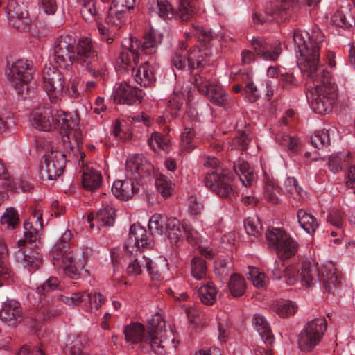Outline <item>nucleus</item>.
Segmentation results:
<instances>
[{
    "label": "nucleus",
    "instance_id": "1",
    "mask_svg": "<svg viewBox=\"0 0 355 355\" xmlns=\"http://www.w3.org/2000/svg\"><path fill=\"white\" fill-rule=\"evenodd\" d=\"M292 37L300 54L298 67L313 85L307 94L310 107L315 113L326 114L336 100L338 88L329 72L320 63V51L324 35L318 26H314L311 32L303 33L295 30Z\"/></svg>",
    "mask_w": 355,
    "mask_h": 355
},
{
    "label": "nucleus",
    "instance_id": "2",
    "mask_svg": "<svg viewBox=\"0 0 355 355\" xmlns=\"http://www.w3.org/2000/svg\"><path fill=\"white\" fill-rule=\"evenodd\" d=\"M55 67L67 69L73 63L82 67L96 80L87 81L85 91L90 92L96 82L105 77V64L101 60L91 39L81 38L78 42L69 35H61L55 41L53 54L50 58Z\"/></svg>",
    "mask_w": 355,
    "mask_h": 355
},
{
    "label": "nucleus",
    "instance_id": "3",
    "mask_svg": "<svg viewBox=\"0 0 355 355\" xmlns=\"http://www.w3.org/2000/svg\"><path fill=\"white\" fill-rule=\"evenodd\" d=\"M162 39V35L158 31L150 30L141 41L131 37L128 42V46L123 44V49L119 56L122 63L133 68L132 64L137 65L139 60L144 61L133 75L135 80L141 86L150 87L155 81L150 60H146V57L156 52Z\"/></svg>",
    "mask_w": 355,
    "mask_h": 355
},
{
    "label": "nucleus",
    "instance_id": "4",
    "mask_svg": "<svg viewBox=\"0 0 355 355\" xmlns=\"http://www.w3.org/2000/svg\"><path fill=\"white\" fill-rule=\"evenodd\" d=\"M268 247L275 251L279 260L273 261L268 268L271 277L293 285L299 277V270L293 265L286 266L284 261L293 257L298 250L297 242L284 229L271 228L266 233Z\"/></svg>",
    "mask_w": 355,
    "mask_h": 355
},
{
    "label": "nucleus",
    "instance_id": "5",
    "mask_svg": "<svg viewBox=\"0 0 355 355\" xmlns=\"http://www.w3.org/2000/svg\"><path fill=\"white\" fill-rule=\"evenodd\" d=\"M165 322L162 316L156 314L148 321L147 331L144 326L139 322H132L125 326L123 334L127 342L132 344H140L144 347L146 345V351L153 350L155 354H164L171 348H175L174 338H164L163 331Z\"/></svg>",
    "mask_w": 355,
    "mask_h": 355
},
{
    "label": "nucleus",
    "instance_id": "6",
    "mask_svg": "<svg viewBox=\"0 0 355 355\" xmlns=\"http://www.w3.org/2000/svg\"><path fill=\"white\" fill-rule=\"evenodd\" d=\"M53 128L60 131L62 135L64 148L69 154H77L83 158L84 152L81 150L82 132L79 128L80 118L76 113L66 112L57 107H51Z\"/></svg>",
    "mask_w": 355,
    "mask_h": 355
},
{
    "label": "nucleus",
    "instance_id": "7",
    "mask_svg": "<svg viewBox=\"0 0 355 355\" xmlns=\"http://www.w3.org/2000/svg\"><path fill=\"white\" fill-rule=\"evenodd\" d=\"M300 275L304 286L311 287L320 282L329 293H334L340 283V275L332 263L320 269L318 262L311 257L302 261Z\"/></svg>",
    "mask_w": 355,
    "mask_h": 355
},
{
    "label": "nucleus",
    "instance_id": "8",
    "mask_svg": "<svg viewBox=\"0 0 355 355\" xmlns=\"http://www.w3.org/2000/svg\"><path fill=\"white\" fill-rule=\"evenodd\" d=\"M63 285L55 277H49L42 284L37 288V293L40 300V304L34 313L33 320L36 329H39V322L46 320L56 315L58 311L51 305L54 302L53 293L62 290Z\"/></svg>",
    "mask_w": 355,
    "mask_h": 355
},
{
    "label": "nucleus",
    "instance_id": "9",
    "mask_svg": "<svg viewBox=\"0 0 355 355\" xmlns=\"http://www.w3.org/2000/svg\"><path fill=\"white\" fill-rule=\"evenodd\" d=\"M135 0H113L109 8L105 23L113 27L110 31L108 28L101 25L98 30L101 39L110 44L114 41V30H119L126 20L127 12L133 8Z\"/></svg>",
    "mask_w": 355,
    "mask_h": 355
},
{
    "label": "nucleus",
    "instance_id": "10",
    "mask_svg": "<svg viewBox=\"0 0 355 355\" xmlns=\"http://www.w3.org/2000/svg\"><path fill=\"white\" fill-rule=\"evenodd\" d=\"M73 236L71 231H66L51 250V256L55 266L62 268L64 272L74 279L78 275L72 252L69 251V242Z\"/></svg>",
    "mask_w": 355,
    "mask_h": 355
},
{
    "label": "nucleus",
    "instance_id": "11",
    "mask_svg": "<svg viewBox=\"0 0 355 355\" xmlns=\"http://www.w3.org/2000/svg\"><path fill=\"white\" fill-rule=\"evenodd\" d=\"M11 84L17 92L24 98L30 96L28 83L33 78V64L32 61L19 59L8 66L6 71Z\"/></svg>",
    "mask_w": 355,
    "mask_h": 355
},
{
    "label": "nucleus",
    "instance_id": "12",
    "mask_svg": "<svg viewBox=\"0 0 355 355\" xmlns=\"http://www.w3.org/2000/svg\"><path fill=\"white\" fill-rule=\"evenodd\" d=\"M320 0H275L274 6L268 7L264 14L254 13L253 21L254 24H264L279 19L284 20L290 11V9H295L301 2H306L308 6L316 5Z\"/></svg>",
    "mask_w": 355,
    "mask_h": 355
},
{
    "label": "nucleus",
    "instance_id": "13",
    "mask_svg": "<svg viewBox=\"0 0 355 355\" xmlns=\"http://www.w3.org/2000/svg\"><path fill=\"white\" fill-rule=\"evenodd\" d=\"M64 150L65 153L52 151L44 155L40 166V173L42 179L53 180L60 177L64 170L67 158L76 157L78 161L83 162L85 155L83 158L78 154L76 155L71 154L69 156L67 150L65 148Z\"/></svg>",
    "mask_w": 355,
    "mask_h": 355
},
{
    "label": "nucleus",
    "instance_id": "14",
    "mask_svg": "<svg viewBox=\"0 0 355 355\" xmlns=\"http://www.w3.org/2000/svg\"><path fill=\"white\" fill-rule=\"evenodd\" d=\"M327 329V320L322 318L308 322L298 335V347L304 352H311L321 341Z\"/></svg>",
    "mask_w": 355,
    "mask_h": 355
},
{
    "label": "nucleus",
    "instance_id": "15",
    "mask_svg": "<svg viewBox=\"0 0 355 355\" xmlns=\"http://www.w3.org/2000/svg\"><path fill=\"white\" fill-rule=\"evenodd\" d=\"M205 185L222 198L232 199L236 192L232 184V179L227 171L207 173Z\"/></svg>",
    "mask_w": 355,
    "mask_h": 355
},
{
    "label": "nucleus",
    "instance_id": "16",
    "mask_svg": "<svg viewBox=\"0 0 355 355\" xmlns=\"http://www.w3.org/2000/svg\"><path fill=\"white\" fill-rule=\"evenodd\" d=\"M187 47L185 42L182 41L180 43L179 49L175 51L172 58V63L177 69L182 70L187 67L188 71L192 73L195 69L203 67L202 56L198 49H193L187 51Z\"/></svg>",
    "mask_w": 355,
    "mask_h": 355
},
{
    "label": "nucleus",
    "instance_id": "17",
    "mask_svg": "<svg viewBox=\"0 0 355 355\" xmlns=\"http://www.w3.org/2000/svg\"><path fill=\"white\" fill-rule=\"evenodd\" d=\"M43 87L50 101L56 104L64 88L63 75L55 67H45L42 71Z\"/></svg>",
    "mask_w": 355,
    "mask_h": 355
},
{
    "label": "nucleus",
    "instance_id": "18",
    "mask_svg": "<svg viewBox=\"0 0 355 355\" xmlns=\"http://www.w3.org/2000/svg\"><path fill=\"white\" fill-rule=\"evenodd\" d=\"M153 165L143 155H135L126 162V177L135 181L138 185L142 179L151 175Z\"/></svg>",
    "mask_w": 355,
    "mask_h": 355
},
{
    "label": "nucleus",
    "instance_id": "19",
    "mask_svg": "<svg viewBox=\"0 0 355 355\" xmlns=\"http://www.w3.org/2000/svg\"><path fill=\"white\" fill-rule=\"evenodd\" d=\"M153 245L151 234H148L145 228L137 224L130 226L129 236L124 245L128 252L132 253L135 248H136V251L141 248H151Z\"/></svg>",
    "mask_w": 355,
    "mask_h": 355
},
{
    "label": "nucleus",
    "instance_id": "20",
    "mask_svg": "<svg viewBox=\"0 0 355 355\" xmlns=\"http://www.w3.org/2000/svg\"><path fill=\"white\" fill-rule=\"evenodd\" d=\"M253 49L257 55L267 61H276L282 52L280 42H270L261 37H254L251 40Z\"/></svg>",
    "mask_w": 355,
    "mask_h": 355
},
{
    "label": "nucleus",
    "instance_id": "21",
    "mask_svg": "<svg viewBox=\"0 0 355 355\" xmlns=\"http://www.w3.org/2000/svg\"><path fill=\"white\" fill-rule=\"evenodd\" d=\"M58 300L67 305L77 306L81 302L89 303L91 308L98 309L104 302V297L100 293H73L72 296L59 295Z\"/></svg>",
    "mask_w": 355,
    "mask_h": 355
},
{
    "label": "nucleus",
    "instance_id": "22",
    "mask_svg": "<svg viewBox=\"0 0 355 355\" xmlns=\"http://www.w3.org/2000/svg\"><path fill=\"white\" fill-rule=\"evenodd\" d=\"M144 96L141 89L124 83H121L116 90L115 101L119 103L132 105L140 103Z\"/></svg>",
    "mask_w": 355,
    "mask_h": 355
},
{
    "label": "nucleus",
    "instance_id": "23",
    "mask_svg": "<svg viewBox=\"0 0 355 355\" xmlns=\"http://www.w3.org/2000/svg\"><path fill=\"white\" fill-rule=\"evenodd\" d=\"M0 319L8 326H15L21 319L20 304L15 300H8L0 309Z\"/></svg>",
    "mask_w": 355,
    "mask_h": 355
},
{
    "label": "nucleus",
    "instance_id": "24",
    "mask_svg": "<svg viewBox=\"0 0 355 355\" xmlns=\"http://www.w3.org/2000/svg\"><path fill=\"white\" fill-rule=\"evenodd\" d=\"M51 108L49 107H40L34 110L30 118L31 125L38 130H51L53 126V122L51 121Z\"/></svg>",
    "mask_w": 355,
    "mask_h": 355
},
{
    "label": "nucleus",
    "instance_id": "25",
    "mask_svg": "<svg viewBox=\"0 0 355 355\" xmlns=\"http://www.w3.org/2000/svg\"><path fill=\"white\" fill-rule=\"evenodd\" d=\"M205 139L194 128L185 126L181 134L180 147L182 152L188 153L195 149Z\"/></svg>",
    "mask_w": 355,
    "mask_h": 355
},
{
    "label": "nucleus",
    "instance_id": "26",
    "mask_svg": "<svg viewBox=\"0 0 355 355\" xmlns=\"http://www.w3.org/2000/svg\"><path fill=\"white\" fill-rule=\"evenodd\" d=\"M8 252L2 239H0V286L10 284L13 282V272L10 267Z\"/></svg>",
    "mask_w": 355,
    "mask_h": 355
},
{
    "label": "nucleus",
    "instance_id": "27",
    "mask_svg": "<svg viewBox=\"0 0 355 355\" xmlns=\"http://www.w3.org/2000/svg\"><path fill=\"white\" fill-rule=\"evenodd\" d=\"M136 185L132 180L128 178L123 180H116L112 185V192L116 198L125 200L137 192Z\"/></svg>",
    "mask_w": 355,
    "mask_h": 355
},
{
    "label": "nucleus",
    "instance_id": "28",
    "mask_svg": "<svg viewBox=\"0 0 355 355\" xmlns=\"http://www.w3.org/2000/svg\"><path fill=\"white\" fill-rule=\"evenodd\" d=\"M252 324L261 338L268 347L274 343V336L266 318L261 314H254Z\"/></svg>",
    "mask_w": 355,
    "mask_h": 355
},
{
    "label": "nucleus",
    "instance_id": "29",
    "mask_svg": "<svg viewBox=\"0 0 355 355\" xmlns=\"http://www.w3.org/2000/svg\"><path fill=\"white\" fill-rule=\"evenodd\" d=\"M234 172L239 176L245 187H250L255 180V174L250 164L243 159L239 158L233 163Z\"/></svg>",
    "mask_w": 355,
    "mask_h": 355
},
{
    "label": "nucleus",
    "instance_id": "30",
    "mask_svg": "<svg viewBox=\"0 0 355 355\" xmlns=\"http://www.w3.org/2000/svg\"><path fill=\"white\" fill-rule=\"evenodd\" d=\"M15 259L22 266L33 269L38 268L42 263L41 254L37 251L31 249L24 250L19 249L15 253Z\"/></svg>",
    "mask_w": 355,
    "mask_h": 355
},
{
    "label": "nucleus",
    "instance_id": "31",
    "mask_svg": "<svg viewBox=\"0 0 355 355\" xmlns=\"http://www.w3.org/2000/svg\"><path fill=\"white\" fill-rule=\"evenodd\" d=\"M205 95L216 105L227 109L230 105L231 98L220 85L213 84Z\"/></svg>",
    "mask_w": 355,
    "mask_h": 355
},
{
    "label": "nucleus",
    "instance_id": "32",
    "mask_svg": "<svg viewBox=\"0 0 355 355\" xmlns=\"http://www.w3.org/2000/svg\"><path fill=\"white\" fill-rule=\"evenodd\" d=\"M150 15H158L162 19H171L174 16L171 5L166 0H153L148 3Z\"/></svg>",
    "mask_w": 355,
    "mask_h": 355
},
{
    "label": "nucleus",
    "instance_id": "33",
    "mask_svg": "<svg viewBox=\"0 0 355 355\" xmlns=\"http://www.w3.org/2000/svg\"><path fill=\"white\" fill-rule=\"evenodd\" d=\"M197 294L200 302L206 305L211 306L214 304L216 300L217 289L211 282H207L206 284L196 286Z\"/></svg>",
    "mask_w": 355,
    "mask_h": 355
},
{
    "label": "nucleus",
    "instance_id": "34",
    "mask_svg": "<svg viewBox=\"0 0 355 355\" xmlns=\"http://www.w3.org/2000/svg\"><path fill=\"white\" fill-rule=\"evenodd\" d=\"M296 216L301 227L309 234H313L319 225L317 218L303 209L297 210Z\"/></svg>",
    "mask_w": 355,
    "mask_h": 355
},
{
    "label": "nucleus",
    "instance_id": "35",
    "mask_svg": "<svg viewBox=\"0 0 355 355\" xmlns=\"http://www.w3.org/2000/svg\"><path fill=\"white\" fill-rule=\"evenodd\" d=\"M102 176L99 172L92 168H87L82 175V184L85 189L94 191L100 187Z\"/></svg>",
    "mask_w": 355,
    "mask_h": 355
},
{
    "label": "nucleus",
    "instance_id": "36",
    "mask_svg": "<svg viewBox=\"0 0 355 355\" xmlns=\"http://www.w3.org/2000/svg\"><path fill=\"white\" fill-rule=\"evenodd\" d=\"M185 225H181L176 218H171L166 220L165 232L171 243H177L182 237V230Z\"/></svg>",
    "mask_w": 355,
    "mask_h": 355
},
{
    "label": "nucleus",
    "instance_id": "37",
    "mask_svg": "<svg viewBox=\"0 0 355 355\" xmlns=\"http://www.w3.org/2000/svg\"><path fill=\"white\" fill-rule=\"evenodd\" d=\"M286 191L293 198L294 202H292L293 207H298V201L304 198L306 192L298 185L297 180L293 177L288 178L285 181Z\"/></svg>",
    "mask_w": 355,
    "mask_h": 355
},
{
    "label": "nucleus",
    "instance_id": "38",
    "mask_svg": "<svg viewBox=\"0 0 355 355\" xmlns=\"http://www.w3.org/2000/svg\"><path fill=\"white\" fill-rule=\"evenodd\" d=\"M351 162V155L347 153L332 155L329 158V168L334 173L347 168Z\"/></svg>",
    "mask_w": 355,
    "mask_h": 355
},
{
    "label": "nucleus",
    "instance_id": "39",
    "mask_svg": "<svg viewBox=\"0 0 355 355\" xmlns=\"http://www.w3.org/2000/svg\"><path fill=\"white\" fill-rule=\"evenodd\" d=\"M234 268V263L230 257L220 256L214 262V272L223 279L227 277Z\"/></svg>",
    "mask_w": 355,
    "mask_h": 355
},
{
    "label": "nucleus",
    "instance_id": "40",
    "mask_svg": "<svg viewBox=\"0 0 355 355\" xmlns=\"http://www.w3.org/2000/svg\"><path fill=\"white\" fill-rule=\"evenodd\" d=\"M191 272L197 280H206L207 278V266L206 261L200 257H194L191 261Z\"/></svg>",
    "mask_w": 355,
    "mask_h": 355
},
{
    "label": "nucleus",
    "instance_id": "41",
    "mask_svg": "<svg viewBox=\"0 0 355 355\" xmlns=\"http://www.w3.org/2000/svg\"><path fill=\"white\" fill-rule=\"evenodd\" d=\"M282 189L272 180H268L264 187V197L269 203L278 205L281 202L279 196Z\"/></svg>",
    "mask_w": 355,
    "mask_h": 355
},
{
    "label": "nucleus",
    "instance_id": "42",
    "mask_svg": "<svg viewBox=\"0 0 355 355\" xmlns=\"http://www.w3.org/2000/svg\"><path fill=\"white\" fill-rule=\"evenodd\" d=\"M96 0H83L81 1L80 13L83 18L87 22L96 20L98 10L96 8Z\"/></svg>",
    "mask_w": 355,
    "mask_h": 355
},
{
    "label": "nucleus",
    "instance_id": "43",
    "mask_svg": "<svg viewBox=\"0 0 355 355\" xmlns=\"http://www.w3.org/2000/svg\"><path fill=\"white\" fill-rule=\"evenodd\" d=\"M2 11L8 17V21L10 19H15L23 16L24 12L21 6L17 3L15 0H5L0 6V12Z\"/></svg>",
    "mask_w": 355,
    "mask_h": 355
},
{
    "label": "nucleus",
    "instance_id": "44",
    "mask_svg": "<svg viewBox=\"0 0 355 355\" xmlns=\"http://www.w3.org/2000/svg\"><path fill=\"white\" fill-rule=\"evenodd\" d=\"M95 220L102 226H112L115 221V210L105 205L97 212Z\"/></svg>",
    "mask_w": 355,
    "mask_h": 355
},
{
    "label": "nucleus",
    "instance_id": "45",
    "mask_svg": "<svg viewBox=\"0 0 355 355\" xmlns=\"http://www.w3.org/2000/svg\"><path fill=\"white\" fill-rule=\"evenodd\" d=\"M277 140L279 144L286 147L293 154H297L301 148V142L297 137L287 134H277Z\"/></svg>",
    "mask_w": 355,
    "mask_h": 355
},
{
    "label": "nucleus",
    "instance_id": "46",
    "mask_svg": "<svg viewBox=\"0 0 355 355\" xmlns=\"http://www.w3.org/2000/svg\"><path fill=\"white\" fill-rule=\"evenodd\" d=\"M273 309L280 317H289L295 314L297 310V306L293 301L281 300L274 304Z\"/></svg>",
    "mask_w": 355,
    "mask_h": 355
},
{
    "label": "nucleus",
    "instance_id": "47",
    "mask_svg": "<svg viewBox=\"0 0 355 355\" xmlns=\"http://www.w3.org/2000/svg\"><path fill=\"white\" fill-rule=\"evenodd\" d=\"M228 286L232 295L235 297H240L244 294L246 288L245 279L239 275L232 274Z\"/></svg>",
    "mask_w": 355,
    "mask_h": 355
},
{
    "label": "nucleus",
    "instance_id": "48",
    "mask_svg": "<svg viewBox=\"0 0 355 355\" xmlns=\"http://www.w3.org/2000/svg\"><path fill=\"white\" fill-rule=\"evenodd\" d=\"M185 37L187 40L191 35H194L198 41L203 43L205 46L216 36L209 30H206L198 26H193L191 32L185 33Z\"/></svg>",
    "mask_w": 355,
    "mask_h": 355
},
{
    "label": "nucleus",
    "instance_id": "49",
    "mask_svg": "<svg viewBox=\"0 0 355 355\" xmlns=\"http://www.w3.org/2000/svg\"><path fill=\"white\" fill-rule=\"evenodd\" d=\"M195 0H179L177 16L181 21H187L193 15Z\"/></svg>",
    "mask_w": 355,
    "mask_h": 355
},
{
    "label": "nucleus",
    "instance_id": "50",
    "mask_svg": "<svg viewBox=\"0 0 355 355\" xmlns=\"http://www.w3.org/2000/svg\"><path fill=\"white\" fill-rule=\"evenodd\" d=\"M148 144L154 151H156L157 148L166 151L169 148L168 139L157 132L151 135L148 139Z\"/></svg>",
    "mask_w": 355,
    "mask_h": 355
},
{
    "label": "nucleus",
    "instance_id": "51",
    "mask_svg": "<svg viewBox=\"0 0 355 355\" xmlns=\"http://www.w3.org/2000/svg\"><path fill=\"white\" fill-rule=\"evenodd\" d=\"M155 184L158 192L164 198L171 196L173 187L171 181L164 175L159 174L155 180Z\"/></svg>",
    "mask_w": 355,
    "mask_h": 355
},
{
    "label": "nucleus",
    "instance_id": "52",
    "mask_svg": "<svg viewBox=\"0 0 355 355\" xmlns=\"http://www.w3.org/2000/svg\"><path fill=\"white\" fill-rule=\"evenodd\" d=\"M166 220L165 217L160 214L153 215L148 222V228L152 232V234H164L165 232Z\"/></svg>",
    "mask_w": 355,
    "mask_h": 355
},
{
    "label": "nucleus",
    "instance_id": "53",
    "mask_svg": "<svg viewBox=\"0 0 355 355\" xmlns=\"http://www.w3.org/2000/svg\"><path fill=\"white\" fill-rule=\"evenodd\" d=\"M247 275L248 279L252 282L254 286L263 288L266 285L267 279L265 274L260 272L258 268L249 267Z\"/></svg>",
    "mask_w": 355,
    "mask_h": 355
},
{
    "label": "nucleus",
    "instance_id": "54",
    "mask_svg": "<svg viewBox=\"0 0 355 355\" xmlns=\"http://www.w3.org/2000/svg\"><path fill=\"white\" fill-rule=\"evenodd\" d=\"M331 21L336 26L347 29L352 26V23L355 24V19H351V21L348 20L346 17V15L343 10L336 11L331 17Z\"/></svg>",
    "mask_w": 355,
    "mask_h": 355
},
{
    "label": "nucleus",
    "instance_id": "55",
    "mask_svg": "<svg viewBox=\"0 0 355 355\" xmlns=\"http://www.w3.org/2000/svg\"><path fill=\"white\" fill-rule=\"evenodd\" d=\"M1 224H7L8 227L15 228L19 223L17 211L12 207L8 208L1 218Z\"/></svg>",
    "mask_w": 355,
    "mask_h": 355
},
{
    "label": "nucleus",
    "instance_id": "56",
    "mask_svg": "<svg viewBox=\"0 0 355 355\" xmlns=\"http://www.w3.org/2000/svg\"><path fill=\"white\" fill-rule=\"evenodd\" d=\"M31 20L28 12H24L23 16L10 19L9 24L21 32L29 31Z\"/></svg>",
    "mask_w": 355,
    "mask_h": 355
},
{
    "label": "nucleus",
    "instance_id": "57",
    "mask_svg": "<svg viewBox=\"0 0 355 355\" xmlns=\"http://www.w3.org/2000/svg\"><path fill=\"white\" fill-rule=\"evenodd\" d=\"M142 264L145 265V268L153 279L159 281L163 279L162 271L158 268L157 263L142 257Z\"/></svg>",
    "mask_w": 355,
    "mask_h": 355
},
{
    "label": "nucleus",
    "instance_id": "58",
    "mask_svg": "<svg viewBox=\"0 0 355 355\" xmlns=\"http://www.w3.org/2000/svg\"><path fill=\"white\" fill-rule=\"evenodd\" d=\"M329 136L327 130H321L316 131L313 135L311 137V142L315 148L323 147L329 144Z\"/></svg>",
    "mask_w": 355,
    "mask_h": 355
},
{
    "label": "nucleus",
    "instance_id": "59",
    "mask_svg": "<svg viewBox=\"0 0 355 355\" xmlns=\"http://www.w3.org/2000/svg\"><path fill=\"white\" fill-rule=\"evenodd\" d=\"M192 83L198 92L203 94L209 92V87L213 85V83H211L209 80L202 74H194Z\"/></svg>",
    "mask_w": 355,
    "mask_h": 355
},
{
    "label": "nucleus",
    "instance_id": "60",
    "mask_svg": "<svg viewBox=\"0 0 355 355\" xmlns=\"http://www.w3.org/2000/svg\"><path fill=\"white\" fill-rule=\"evenodd\" d=\"M25 229L24 238L25 241H19V244L24 243L25 242H29L31 244L35 243L40 237L39 232L36 228L33 227V224L31 222L26 221L24 224Z\"/></svg>",
    "mask_w": 355,
    "mask_h": 355
},
{
    "label": "nucleus",
    "instance_id": "61",
    "mask_svg": "<svg viewBox=\"0 0 355 355\" xmlns=\"http://www.w3.org/2000/svg\"><path fill=\"white\" fill-rule=\"evenodd\" d=\"M244 227L248 234L258 237L261 231V225L257 218H248L244 220Z\"/></svg>",
    "mask_w": 355,
    "mask_h": 355
},
{
    "label": "nucleus",
    "instance_id": "62",
    "mask_svg": "<svg viewBox=\"0 0 355 355\" xmlns=\"http://www.w3.org/2000/svg\"><path fill=\"white\" fill-rule=\"evenodd\" d=\"M15 124L14 115L9 112L0 114V134L5 132Z\"/></svg>",
    "mask_w": 355,
    "mask_h": 355
},
{
    "label": "nucleus",
    "instance_id": "63",
    "mask_svg": "<svg viewBox=\"0 0 355 355\" xmlns=\"http://www.w3.org/2000/svg\"><path fill=\"white\" fill-rule=\"evenodd\" d=\"M182 239H187L191 244H197L200 240L199 233L195 230L190 225L186 224L184 230H182Z\"/></svg>",
    "mask_w": 355,
    "mask_h": 355
},
{
    "label": "nucleus",
    "instance_id": "64",
    "mask_svg": "<svg viewBox=\"0 0 355 355\" xmlns=\"http://www.w3.org/2000/svg\"><path fill=\"white\" fill-rule=\"evenodd\" d=\"M143 268H145V265L142 264V257L136 258L128 264L126 272L128 275L136 276L141 274Z\"/></svg>",
    "mask_w": 355,
    "mask_h": 355
}]
</instances>
